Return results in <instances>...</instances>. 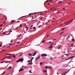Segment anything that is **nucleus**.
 Returning <instances> with one entry per match:
<instances>
[{"label":"nucleus","mask_w":75,"mask_h":75,"mask_svg":"<svg viewBox=\"0 0 75 75\" xmlns=\"http://www.w3.org/2000/svg\"><path fill=\"white\" fill-rule=\"evenodd\" d=\"M47 54H42L41 55V57H47Z\"/></svg>","instance_id":"nucleus-1"},{"label":"nucleus","mask_w":75,"mask_h":75,"mask_svg":"<svg viewBox=\"0 0 75 75\" xmlns=\"http://www.w3.org/2000/svg\"><path fill=\"white\" fill-rule=\"evenodd\" d=\"M37 52V51L35 52L34 53H33V56H34V55H36V52Z\"/></svg>","instance_id":"nucleus-2"},{"label":"nucleus","mask_w":75,"mask_h":75,"mask_svg":"<svg viewBox=\"0 0 75 75\" xmlns=\"http://www.w3.org/2000/svg\"><path fill=\"white\" fill-rule=\"evenodd\" d=\"M19 59V61L21 62L23 61H24V60L22 58Z\"/></svg>","instance_id":"nucleus-3"},{"label":"nucleus","mask_w":75,"mask_h":75,"mask_svg":"<svg viewBox=\"0 0 75 75\" xmlns=\"http://www.w3.org/2000/svg\"><path fill=\"white\" fill-rule=\"evenodd\" d=\"M32 62L31 61L28 64V65H30H30H33V63H32Z\"/></svg>","instance_id":"nucleus-4"},{"label":"nucleus","mask_w":75,"mask_h":75,"mask_svg":"<svg viewBox=\"0 0 75 75\" xmlns=\"http://www.w3.org/2000/svg\"><path fill=\"white\" fill-rule=\"evenodd\" d=\"M52 48V45H51L49 47V48Z\"/></svg>","instance_id":"nucleus-5"},{"label":"nucleus","mask_w":75,"mask_h":75,"mask_svg":"<svg viewBox=\"0 0 75 75\" xmlns=\"http://www.w3.org/2000/svg\"><path fill=\"white\" fill-rule=\"evenodd\" d=\"M28 55L29 56H31V57H32V54L31 53H29Z\"/></svg>","instance_id":"nucleus-6"},{"label":"nucleus","mask_w":75,"mask_h":75,"mask_svg":"<svg viewBox=\"0 0 75 75\" xmlns=\"http://www.w3.org/2000/svg\"><path fill=\"white\" fill-rule=\"evenodd\" d=\"M42 64H43V63L42 62H40V65H42Z\"/></svg>","instance_id":"nucleus-7"},{"label":"nucleus","mask_w":75,"mask_h":75,"mask_svg":"<svg viewBox=\"0 0 75 75\" xmlns=\"http://www.w3.org/2000/svg\"><path fill=\"white\" fill-rule=\"evenodd\" d=\"M43 72L44 73H45V72H47V71L46 70H45L43 71Z\"/></svg>","instance_id":"nucleus-8"},{"label":"nucleus","mask_w":75,"mask_h":75,"mask_svg":"<svg viewBox=\"0 0 75 75\" xmlns=\"http://www.w3.org/2000/svg\"><path fill=\"white\" fill-rule=\"evenodd\" d=\"M11 66H10L7 69H11Z\"/></svg>","instance_id":"nucleus-9"},{"label":"nucleus","mask_w":75,"mask_h":75,"mask_svg":"<svg viewBox=\"0 0 75 75\" xmlns=\"http://www.w3.org/2000/svg\"><path fill=\"white\" fill-rule=\"evenodd\" d=\"M73 21V20L72 19V20H71L70 21H69V23H71V22H72Z\"/></svg>","instance_id":"nucleus-10"},{"label":"nucleus","mask_w":75,"mask_h":75,"mask_svg":"<svg viewBox=\"0 0 75 75\" xmlns=\"http://www.w3.org/2000/svg\"><path fill=\"white\" fill-rule=\"evenodd\" d=\"M69 23V21H67V22H65L64 23V24H67V23Z\"/></svg>","instance_id":"nucleus-11"},{"label":"nucleus","mask_w":75,"mask_h":75,"mask_svg":"<svg viewBox=\"0 0 75 75\" xmlns=\"http://www.w3.org/2000/svg\"><path fill=\"white\" fill-rule=\"evenodd\" d=\"M74 56H72L71 57L69 58V59H71V58H74Z\"/></svg>","instance_id":"nucleus-12"},{"label":"nucleus","mask_w":75,"mask_h":75,"mask_svg":"<svg viewBox=\"0 0 75 75\" xmlns=\"http://www.w3.org/2000/svg\"><path fill=\"white\" fill-rule=\"evenodd\" d=\"M34 57H32V59H31V62H32V61H33V59H34Z\"/></svg>","instance_id":"nucleus-13"},{"label":"nucleus","mask_w":75,"mask_h":75,"mask_svg":"<svg viewBox=\"0 0 75 75\" xmlns=\"http://www.w3.org/2000/svg\"><path fill=\"white\" fill-rule=\"evenodd\" d=\"M72 59L71 60V61L69 62V63H70V62H73V61H72Z\"/></svg>","instance_id":"nucleus-14"},{"label":"nucleus","mask_w":75,"mask_h":75,"mask_svg":"<svg viewBox=\"0 0 75 75\" xmlns=\"http://www.w3.org/2000/svg\"><path fill=\"white\" fill-rule=\"evenodd\" d=\"M45 42V40H43L42 41V43H44V42Z\"/></svg>","instance_id":"nucleus-15"},{"label":"nucleus","mask_w":75,"mask_h":75,"mask_svg":"<svg viewBox=\"0 0 75 75\" xmlns=\"http://www.w3.org/2000/svg\"><path fill=\"white\" fill-rule=\"evenodd\" d=\"M64 29H65V28H63L62 29V30L63 31V30H64Z\"/></svg>","instance_id":"nucleus-16"},{"label":"nucleus","mask_w":75,"mask_h":75,"mask_svg":"<svg viewBox=\"0 0 75 75\" xmlns=\"http://www.w3.org/2000/svg\"><path fill=\"white\" fill-rule=\"evenodd\" d=\"M58 3H59V4H61V3H62V2L59 1Z\"/></svg>","instance_id":"nucleus-17"},{"label":"nucleus","mask_w":75,"mask_h":75,"mask_svg":"<svg viewBox=\"0 0 75 75\" xmlns=\"http://www.w3.org/2000/svg\"><path fill=\"white\" fill-rule=\"evenodd\" d=\"M20 62V60H19V59L16 62Z\"/></svg>","instance_id":"nucleus-18"},{"label":"nucleus","mask_w":75,"mask_h":75,"mask_svg":"<svg viewBox=\"0 0 75 75\" xmlns=\"http://www.w3.org/2000/svg\"><path fill=\"white\" fill-rule=\"evenodd\" d=\"M19 72H20V71H21V68L19 70Z\"/></svg>","instance_id":"nucleus-19"},{"label":"nucleus","mask_w":75,"mask_h":75,"mask_svg":"<svg viewBox=\"0 0 75 75\" xmlns=\"http://www.w3.org/2000/svg\"><path fill=\"white\" fill-rule=\"evenodd\" d=\"M63 33H64V32H62V33L60 34V35H61V34H63Z\"/></svg>","instance_id":"nucleus-20"},{"label":"nucleus","mask_w":75,"mask_h":75,"mask_svg":"<svg viewBox=\"0 0 75 75\" xmlns=\"http://www.w3.org/2000/svg\"><path fill=\"white\" fill-rule=\"evenodd\" d=\"M20 27H22V24H21L20 25Z\"/></svg>","instance_id":"nucleus-21"},{"label":"nucleus","mask_w":75,"mask_h":75,"mask_svg":"<svg viewBox=\"0 0 75 75\" xmlns=\"http://www.w3.org/2000/svg\"><path fill=\"white\" fill-rule=\"evenodd\" d=\"M23 53H22L20 55V57H21L22 55H23Z\"/></svg>","instance_id":"nucleus-22"},{"label":"nucleus","mask_w":75,"mask_h":75,"mask_svg":"<svg viewBox=\"0 0 75 75\" xmlns=\"http://www.w3.org/2000/svg\"><path fill=\"white\" fill-rule=\"evenodd\" d=\"M72 41H75V40H74V39L73 38V39H72Z\"/></svg>","instance_id":"nucleus-23"},{"label":"nucleus","mask_w":75,"mask_h":75,"mask_svg":"<svg viewBox=\"0 0 75 75\" xmlns=\"http://www.w3.org/2000/svg\"><path fill=\"white\" fill-rule=\"evenodd\" d=\"M31 70H30L29 71V72L30 73H32V72H31Z\"/></svg>","instance_id":"nucleus-24"},{"label":"nucleus","mask_w":75,"mask_h":75,"mask_svg":"<svg viewBox=\"0 0 75 75\" xmlns=\"http://www.w3.org/2000/svg\"><path fill=\"white\" fill-rule=\"evenodd\" d=\"M5 58H11L10 57V56H9L8 57H6Z\"/></svg>","instance_id":"nucleus-25"},{"label":"nucleus","mask_w":75,"mask_h":75,"mask_svg":"<svg viewBox=\"0 0 75 75\" xmlns=\"http://www.w3.org/2000/svg\"><path fill=\"white\" fill-rule=\"evenodd\" d=\"M67 71H66V72H65V73H64V74L63 75H65V74H67Z\"/></svg>","instance_id":"nucleus-26"},{"label":"nucleus","mask_w":75,"mask_h":75,"mask_svg":"<svg viewBox=\"0 0 75 75\" xmlns=\"http://www.w3.org/2000/svg\"><path fill=\"white\" fill-rule=\"evenodd\" d=\"M40 56H39L38 57V59H40Z\"/></svg>","instance_id":"nucleus-27"},{"label":"nucleus","mask_w":75,"mask_h":75,"mask_svg":"<svg viewBox=\"0 0 75 75\" xmlns=\"http://www.w3.org/2000/svg\"><path fill=\"white\" fill-rule=\"evenodd\" d=\"M30 61H31V60H29L28 61V62H30Z\"/></svg>","instance_id":"nucleus-28"},{"label":"nucleus","mask_w":75,"mask_h":75,"mask_svg":"<svg viewBox=\"0 0 75 75\" xmlns=\"http://www.w3.org/2000/svg\"><path fill=\"white\" fill-rule=\"evenodd\" d=\"M13 57L16 58V56H15L13 55Z\"/></svg>","instance_id":"nucleus-29"},{"label":"nucleus","mask_w":75,"mask_h":75,"mask_svg":"<svg viewBox=\"0 0 75 75\" xmlns=\"http://www.w3.org/2000/svg\"><path fill=\"white\" fill-rule=\"evenodd\" d=\"M48 67H47V66H46V69H47V68H48Z\"/></svg>","instance_id":"nucleus-30"},{"label":"nucleus","mask_w":75,"mask_h":75,"mask_svg":"<svg viewBox=\"0 0 75 75\" xmlns=\"http://www.w3.org/2000/svg\"><path fill=\"white\" fill-rule=\"evenodd\" d=\"M3 62H4V61H3L2 62H1V64H3Z\"/></svg>","instance_id":"nucleus-31"},{"label":"nucleus","mask_w":75,"mask_h":75,"mask_svg":"<svg viewBox=\"0 0 75 75\" xmlns=\"http://www.w3.org/2000/svg\"><path fill=\"white\" fill-rule=\"evenodd\" d=\"M48 68H50V69H51V68H52L51 67H48Z\"/></svg>","instance_id":"nucleus-32"},{"label":"nucleus","mask_w":75,"mask_h":75,"mask_svg":"<svg viewBox=\"0 0 75 75\" xmlns=\"http://www.w3.org/2000/svg\"><path fill=\"white\" fill-rule=\"evenodd\" d=\"M22 35L21 34L20 36H19L18 37H20Z\"/></svg>","instance_id":"nucleus-33"},{"label":"nucleus","mask_w":75,"mask_h":75,"mask_svg":"<svg viewBox=\"0 0 75 75\" xmlns=\"http://www.w3.org/2000/svg\"><path fill=\"white\" fill-rule=\"evenodd\" d=\"M68 59H69V58H68V59H65V60L66 61L67 60H68Z\"/></svg>","instance_id":"nucleus-34"},{"label":"nucleus","mask_w":75,"mask_h":75,"mask_svg":"<svg viewBox=\"0 0 75 75\" xmlns=\"http://www.w3.org/2000/svg\"><path fill=\"white\" fill-rule=\"evenodd\" d=\"M13 22H15V21H11V23H13Z\"/></svg>","instance_id":"nucleus-35"},{"label":"nucleus","mask_w":75,"mask_h":75,"mask_svg":"<svg viewBox=\"0 0 75 75\" xmlns=\"http://www.w3.org/2000/svg\"><path fill=\"white\" fill-rule=\"evenodd\" d=\"M6 55H10V54L8 53H6Z\"/></svg>","instance_id":"nucleus-36"},{"label":"nucleus","mask_w":75,"mask_h":75,"mask_svg":"<svg viewBox=\"0 0 75 75\" xmlns=\"http://www.w3.org/2000/svg\"><path fill=\"white\" fill-rule=\"evenodd\" d=\"M6 34V33L5 32H4L3 33V34Z\"/></svg>","instance_id":"nucleus-37"},{"label":"nucleus","mask_w":75,"mask_h":75,"mask_svg":"<svg viewBox=\"0 0 75 75\" xmlns=\"http://www.w3.org/2000/svg\"><path fill=\"white\" fill-rule=\"evenodd\" d=\"M24 70V69H22L21 70V71H23Z\"/></svg>","instance_id":"nucleus-38"},{"label":"nucleus","mask_w":75,"mask_h":75,"mask_svg":"<svg viewBox=\"0 0 75 75\" xmlns=\"http://www.w3.org/2000/svg\"><path fill=\"white\" fill-rule=\"evenodd\" d=\"M50 59L51 60H52V57H50Z\"/></svg>","instance_id":"nucleus-39"},{"label":"nucleus","mask_w":75,"mask_h":75,"mask_svg":"<svg viewBox=\"0 0 75 75\" xmlns=\"http://www.w3.org/2000/svg\"><path fill=\"white\" fill-rule=\"evenodd\" d=\"M3 23L4 24H5L6 23V22H4Z\"/></svg>","instance_id":"nucleus-40"},{"label":"nucleus","mask_w":75,"mask_h":75,"mask_svg":"<svg viewBox=\"0 0 75 75\" xmlns=\"http://www.w3.org/2000/svg\"><path fill=\"white\" fill-rule=\"evenodd\" d=\"M28 15L29 16H31V13H30Z\"/></svg>","instance_id":"nucleus-41"},{"label":"nucleus","mask_w":75,"mask_h":75,"mask_svg":"<svg viewBox=\"0 0 75 75\" xmlns=\"http://www.w3.org/2000/svg\"><path fill=\"white\" fill-rule=\"evenodd\" d=\"M48 1H49V0H47L46 1V2H48Z\"/></svg>","instance_id":"nucleus-42"},{"label":"nucleus","mask_w":75,"mask_h":75,"mask_svg":"<svg viewBox=\"0 0 75 75\" xmlns=\"http://www.w3.org/2000/svg\"><path fill=\"white\" fill-rule=\"evenodd\" d=\"M41 25H40L38 27V28H39L40 27H41Z\"/></svg>","instance_id":"nucleus-43"},{"label":"nucleus","mask_w":75,"mask_h":75,"mask_svg":"<svg viewBox=\"0 0 75 75\" xmlns=\"http://www.w3.org/2000/svg\"><path fill=\"white\" fill-rule=\"evenodd\" d=\"M2 25H3L1 24L0 25V27H1V26H2Z\"/></svg>","instance_id":"nucleus-44"},{"label":"nucleus","mask_w":75,"mask_h":75,"mask_svg":"<svg viewBox=\"0 0 75 75\" xmlns=\"http://www.w3.org/2000/svg\"><path fill=\"white\" fill-rule=\"evenodd\" d=\"M5 73V71H4L3 73H2V74H4Z\"/></svg>","instance_id":"nucleus-45"},{"label":"nucleus","mask_w":75,"mask_h":75,"mask_svg":"<svg viewBox=\"0 0 75 75\" xmlns=\"http://www.w3.org/2000/svg\"><path fill=\"white\" fill-rule=\"evenodd\" d=\"M33 30H35V28L34 27V28H33Z\"/></svg>","instance_id":"nucleus-46"},{"label":"nucleus","mask_w":75,"mask_h":75,"mask_svg":"<svg viewBox=\"0 0 75 75\" xmlns=\"http://www.w3.org/2000/svg\"><path fill=\"white\" fill-rule=\"evenodd\" d=\"M70 71V70H69L67 72V73H68L69 71Z\"/></svg>","instance_id":"nucleus-47"},{"label":"nucleus","mask_w":75,"mask_h":75,"mask_svg":"<svg viewBox=\"0 0 75 75\" xmlns=\"http://www.w3.org/2000/svg\"><path fill=\"white\" fill-rule=\"evenodd\" d=\"M17 44H18V43H20V42H17Z\"/></svg>","instance_id":"nucleus-48"},{"label":"nucleus","mask_w":75,"mask_h":75,"mask_svg":"<svg viewBox=\"0 0 75 75\" xmlns=\"http://www.w3.org/2000/svg\"><path fill=\"white\" fill-rule=\"evenodd\" d=\"M70 3H71V2L69 3H68V5H69V4H70Z\"/></svg>","instance_id":"nucleus-49"},{"label":"nucleus","mask_w":75,"mask_h":75,"mask_svg":"<svg viewBox=\"0 0 75 75\" xmlns=\"http://www.w3.org/2000/svg\"><path fill=\"white\" fill-rule=\"evenodd\" d=\"M5 58H4L3 59H2V60H3L4 59H5Z\"/></svg>","instance_id":"nucleus-50"},{"label":"nucleus","mask_w":75,"mask_h":75,"mask_svg":"<svg viewBox=\"0 0 75 75\" xmlns=\"http://www.w3.org/2000/svg\"><path fill=\"white\" fill-rule=\"evenodd\" d=\"M73 45H74L73 44H72L71 45V46H73Z\"/></svg>","instance_id":"nucleus-51"},{"label":"nucleus","mask_w":75,"mask_h":75,"mask_svg":"<svg viewBox=\"0 0 75 75\" xmlns=\"http://www.w3.org/2000/svg\"><path fill=\"white\" fill-rule=\"evenodd\" d=\"M28 28L26 30V31L28 30Z\"/></svg>","instance_id":"nucleus-52"},{"label":"nucleus","mask_w":75,"mask_h":75,"mask_svg":"<svg viewBox=\"0 0 75 75\" xmlns=\"http://www.w3.org/2000/svg\"><path fill=\"white\" fill-rule=\"evenodd\" d=\"M69 55V54H66V55Z\"/></svg>","instance_id":"nucleus-53"},{"label":"nucleus","mask_w":75,"mask_h":75,"mask_svg":"<svg viewBox=\"0 0 75 75\" xmlns=\"http://www.w3.org/2000/svg\"><path fill=\"white\" fill-rule=\"evenodd\" d=\"M42 18H40V20H42Z\"/></svg>","instance_id":"nucleus-54"},{"label":"nucleus","mask_w":75,"mask_h":75,"mask_svg":"<svg viewBox=\"0 0 75 75\" xmlns=\"http://www.w3.org/2000/svg\"><path fill=\"white\" fill-rule=\"evenodd\" d=\"M49 36V35H47V37Z\"/></svg>","instance_id":"nucleus-55"},{"label":"nucleus","mask_w":75,"mask_h":75,"mask_svg":"<svg viewBox=\"0 0 75 75\" xmlns=\"http://www.w3.org/2000/svg\"><path fill=\"white\" fill-rule=\"evenodd\" d=\"M49 43H50V44H51V42H49Z\"/></svg>","instance_id":"nucleus-56"},{"label":"nucleus","mask_w":75,"mask_h":75,"mask_svg":"<svg viewBox=\"0 0 75 75\" xmlns=\"http://www.w3.org/2000/svg\"><path fill=\"white\" fill-rule=\"evenodd\" d=\"M28 28V27L27 26L25 28Z\"/></svg>","instance_id":"nucleus-57"},{"label":"nucleus","mask_w":75,"mask_h":75,"mask_svg":"<svg viewBox=\"0 0 75 75\" xmlns=\"http://www.w3.org/2000/svg\"><path fill=\"white\" fill-rule=\"evenodd\" d=\"M37 59H38V58L37 57L36 59V60H37Z\"/></svg>","instance_id":"nucleus-58"},{"label":"nucleus","mask_w":75,"mask_h":75,"mask_svg":"<svg viewBox=\"0 0 75 75\" xmlns=\"http://www.w3.org/2000/svg\"><path fill=\"white\" fill-rule=\"evenodd\" d=\"M14 23H12L11 24V25L12 24H13Z\"/></svg>","instance_id":"nucleus-59"},{"label":"nucleus","mask_w":75,"mask_h":75,"mask_svg":"<svg viewBox=\"0 0 75 75\" xmlns=\"http://www.w3.org/2000/svg\"><path fill=\"white\" fill-rule=\"evenodd\" d=\"M3 28H1V29H0V31L1 30H2Z\"/></svg>","instance_id":"nucleus-60"},{"label":"nucleus","mask_w":75,"mask_h":75,"mask_svg":"<svg viewBox=\"0 0 75 75\" xmlns=\"http://www.w3.org/2000/svg\"><path fill=\"white\" fill-rule=\"evenodd\" d=\"M11 44H12L10 43V44H9V45H11Z\"/></svg>","instance_id":"nucleus-61"},{"label":"nucleus","mask_w":75,"mask_h":75,"mask_svg":"<svg viewBox=\"0 0 75 75\" xmlns=\"http://www.w3.org/2000/svg\"><path fill=\"white\" fill-rule=\"evenodd\" d=\"M17 22L18 23H20V21H18Z\"/></svg>","instance_id":"nucleus-62"},{"label":"nucleus","mask_w":75,"mask_h":75,"mask_svg":"<svg viewBox=\"0 0 75 75\" xmlns=\"http://www.w3.org/2000/svg\"><path fill=\"white\" fill-rule=\"evenodd\" d=\"M47 24H48L47 23H46L45 24V25H47Z\"/></svg>","instance_id":"nucleus-63"},{"label":"nucleus","mask_w":75,"mask_h":75,"mask_svg":"<svg viewBox=\"0 0 75 75\" xmlns=\"http://www.w3.org/2000/svg\"><path fill=\"white\" fill-rule=\"evenodd\" d=\"M51 1H52V0H51V1H49L50 2H51Z\"/></svg>","instance_id":"nucleus-64"}]
</instances>
